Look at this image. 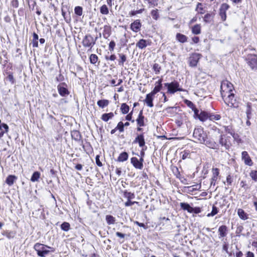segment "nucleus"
<instances>
[{"mask_svg": "<svg viewBox=\"0 0 257 257\" xmlns=\"http://www.w3.org/2000/svg\"><path fill=\"white\" fill-rule=\"evenodd\" d=\"M212 129L214 131L215 133L219 135L218 142H216L211 138L210 141L207 143V147L212 149H219L221 146L224 147L225 150H229L232 146L231 137L226 134H223L221 130L216 126Z\"/></svg>", "mask_w": 257, "mask_h": 257, "instance_id": "obj_1", "label": "nucleus"}, {"mask_svg": "<svg viewBox=\"0 0 257 257\" xmlns=\"http://www.w3.org/2000/svg\"><path fill=\"white\" fill-rule=\"evenodd\" d=\"M193 137L198 142L205 144L206 146L207 143L210 141V140H208L207 133L204 131L203 127L201 126L195 128Z\"/></svg>", "mask_w": 257, "mask_h": 257, "instance_id": "obj_2", "label": "nucleus"}, {"mask_svg": "<svg viewBox=\"0 0 257 257\" xmlns=\"http://www.w3.org/2000/svg\"><path fill=\"white\" fill-rule=\"evenodd\" d=\"M34 249L37 252V255L40 257H45L50 252H54L55 248L41 243H36Z\"/></svg>", "mask_w": 257, "mask_h": 257, "instance_id": "obj_3", "label": "nucleus"}, {"mask_svg": "<svg viewBox=\"0 0 257 257\" xmlns=\"http://www.w3.org/2000/svg\"><path fill=\"white\" fill-rule=\"evenodd\" d=\"M234 88L233 84L227 80L222 81L220 85V94L222 98L234 93Z\"/></svg>", "mask_w": 257, "mask_h": 257, "instance_id": "obj_4", "label": "nucleus"}, {"mask_svg": "<svg viewBox=\"0 0 257 257\" xmlns=\"http://www.w3.org/2000/svg\"><path fill=\"white\" fill-rule=\"evenodd\" d=\"M225 104L228 107L233 108H238L240 106V102L235 96L234 93L222 98Z\"/></svg>", "mask_w": 257, "mask_h": 257, "instance_id": "obj_5", "label": "nucleus"}, {"mask_svg": "<svg viewBox=\"0 0 257 257\" xmlns=\"http://www.w3.org/2000/svg\"><path fill=\"white\" fill-rule=\"evenodd\" d=\"M97 39V37L94 38L90 34H87L83 37L82 40V46L87 49L88 52L91 51L93 47L96 44Z\"/></svg>", "mask_w": 257, "mask_h": 257, "instance_id": "obj_6", "label": "nucleus"}, {"mask_svg": "<svg viewBox=\"0 0 257 257\" xmlns=\"http://www.w3.org/2000/svg\"><path fill=\"white\" fill-rule=\"evenodd\" d=\"M167 89V93L174 94L177 91H184L185 90L180 87V84L177 81H174L170 83H165L164 84Z\"/></svg>", "mask_w": 257, "mask_h": 257, "instance_id": "obj_7", "label": "nucleus"}, {"mask_svg": "<svg viewBox=\"0 0 257 257\" xmlns=\"http://www.w3.org/2000/svg\"><path fill=\"white\" fill-rule=\"evenodd\" d=\"M136 121L137 126V131L140 132H142L143 130V127L146 126L148 121L147 118L143 114V110L140 111Z\"/></svg>", "mask_w": 257, "mask_h": 257, "instance_id": "obj_8", "label": "nucleus"}, {"mask_svg": "<svg viewBox=\"0 0 257 257\" xmlns=\"http://www.w3.org/2000/svg\"><path fill=\"white\" fill-rule=\"evenodd\" d=\"M202 57V55L198 53H192L188 59V65L190 67H196L197 66L199 60Z\"/></svg>", "mask_w": 257, "mask_h": 257, "instance_id": "obj_9", "label": "nucleus"}, {"mask_svg": "<svg viewBox=\"0 0 257 257\" xmlns=\"http://www.w3.org/2000/svg\"><path fill=\"white\" fill-rule=\"evenodd\" d=\"M4 63V65L6 67L4 74L7 75V78L10 81L11 84H13L15 83L13 73L12 72L9 71V70H13V64L12 63H8V60H5Z\"/></svg>", "mask_w": 257, "mask_h": 257, "instance_id": "obj_10", "label": "nucleus"}, {"mask_svg": "<svg viewBox=\"0 0 257 257\" xmlns=\"http://www.w3.org/2000/svg\"><path fill=\"white\" fill-rule=\"evenodd\" d=\"M247 65L252 70H257V55L255 54H248L245 59Z\"/></svg>", "mask_w": 257, "mask_h": 257, "instance_id": "obj_11", "label": "nucleus"}, {"mask_svg": "<svg viewBox=\"0 0 257 257\" xmlns=\"http://www.w3.org/2000/svg\"><path fill=\"white\" fill-rule=\"evenodd\" d=\"M250 101H248L246 103V114L247 119H249L251 118L252 112L253 111V107L257 106V99L255 98H252L250 99Z\"/></svg>", "mask_w": 257, "mask_h": 257, "instance_id": "obj_12", "label": "nucleus"}, {"mask_svg": "<svg viewBox=\"0 0 257 257\" xmlns=\"http://www.w3.org/2000/svg\"><path fill=\"white\" fill-rule=\"evenodd\" d=\"M212 177L210 179V185L215 186L217 180L220 177V169L218 168L213 167L211 169Z\"/></svg>", "mask_w": 257, "mask_h": 257, "instance_id": "obj_13", "label": "nucleus"}, {"mask_svg": "<svg viewBox=\"0 0 257 257\" xmlns=\"http://www.w3.org/2000/svg\"><path fill=\"white\" fill-rule=\"evenodd\" d=\"M134 144H138L140 148H144L146 146L144 133L138 134L133 141Z\"/></svg>", "mask_w": 257, "mask_h": 257, "instance_id": "obj_14", "label": "nucleus"}, {"mask_svg": "<svg viewBox=\"0 0 257 257\" xmlns=\"http://www.w3.org/2000/svg\"><path fill=\"white\" fill-rule=\"evenodd\" d=\"M58 91L61 96H65L69 94L70 92L67 89V85L65 82L59 84L57 86Z\"/></svg>", "mask_w": 257, "mask_h": 257, "instance_id": "obj_15", "label": "nucleus"}, {"mask_svg": "<svg viewBox=\"0 0 257 257\" xmlns=\"http://www.w3.org/2000/svg\"><path fill=\"white\" fill-rule=\"evenodd\" d=\"M101 29L102 30V35L103 38L105 39H108L112 34V30L111 26L109 24H107L104 25Z\"/></svg>", "mask_w": 257, "mask_h": 257, "instance_id": "obj_16", "label": "nucleus"}, {"mask_svg": "<svg viewBox=\"0 0 257 257\" xmlns=\"http://www.w3.org/2000/svg\"><path fill=\"white\" fill-rule=\"evenodd\" d=\"M229 8V5L226 3L222 4L220 7L219 15L222 22L225 21L226 19V11Z\"/></svg>", "mask_w": 257, "mask_h": 257, "instance_id": "obj_17", "label": "nucleus"}, {"mask_svg": "<svg viewBox=\"0 0 257 257\" xmlns=\"http://www.w3.org/2000/svg\"><path fill=\"white\" fill-rule=\"evenodd\" d=\"M228 232V227L225 225H220L218 229V236L220 239H224Z\"/></svg>", "mask_w": 257, "mask_h": 257, "instance_id": "obj_18", "label": "nucleus"}, {"mask_svg": "<svg viewBox=\"0 0 257 257\" xmlns=\"http://www.w3.org/2000/svg\"><path fill=\"white\" fill-rule=\"evenodd\" d=\"M241 159L246 165L251 166L253 164V161L246 151H243L241 153Z\"/></svg>", "mask_w": 257, "mask_h": 257, "instance_id": "obj_19", "label": "nucleus"}, {"mask_svg": "<svg viewBox=\"0 0 257 257\" xmlns=\"http://www.w3.org/2000/svg\"><path fill=\"white\" fill-rule=\"evenodd\" d=\"M142 27V24L140 19L135 20L130 25L131 30L135 33L139 32Z\"/></svg>", "mask_w": 257, "mask_h": 257, "instance_id": "obj_20", "label": "nucleus"}, {"mask_svg": "<svg viewBox=\"0 0 257 257\" xmlns=\"http://www.w3.org/2000/svg\"><path fill=\"white\" fill-rule=\"evenodd\" d=\"M215 15V10H213L212 12L206 13L203 17L204 22L205 23H210L213 22Z\"/></svg>", "mask_w": 257, "mask_h": 257, "instance_id": "obj_21", "label": "nucleus"}, {"mask_svg": "<svg viewBox=\"0 0 257 257\" xmlns=\"http://www.w3.org/2000/svg\"><path fill=\"white\" fill-rule=\"evenodd\" d=\"M152 42L150 40L140 39L137 43L136 47L140 49H143L148 46H150Z\"/></svg>", "mask_w": 257, "mask_h": 257, "instance_id": "obj_22", "label": "nucleus"}, {"mask_svg": "<svg viewBox=\"0 0 257 257\" xmlns=\"http://www.w3.org/2000/svg\"><path fill=\"white\" fill-rule=\"evenodd\" d=\"M155 95L151 92L146 95V98L144 101L145 103H146L148 106L150 107H152L154 106L153 100Z\"/></svg>", "mask_w": 257, "mask_h": 257, "instance_id": "obj_23", "label": "nucleus"}, {"mask_svg": "<svg viewBox=\"0 0 257 257\" xmlns=\"http://www.w3.org/2000/svg\"><path fill=\"white\" fill-rule=\"evenodd\" d=\"M117 131H118L119 133H123L124 131V127L123 125V122L122 121H119L116 126L113 128L110 131V134L111 135L114 134Z\"/></svg>", "mask_w": 257, "mask_h": 257, "instance_id": "obj_24", "label": "nucleus"}, {"mask_svg": "<svg viewBox=\"0 0 257 257\" xmlns=\"http://www.w3.org/2000/svg\"><path fill=\"white\" fill-rule=\"evenodd\" d=\"M233 181V175L231 173H228L227 174L225 181H223V183L224 185L229 187V186H232Z\"/></svg>", "mask_w": 257, "mask_h": 257, "instance_id": "obj_25", "label": "nucleus"}, {"mask_svg": "<svg viewBox=\"0 0 257 257\" xmlns=\"http://www.w3.org/2000/svg\"><path fill=\"white\" fill-rule=\"evenodd\" d=\"M18 179L17 176L14 175H9L6 179L5 183L9 186H12Z\"/></svg>", "mask_w": 257, "mask_h": 257, "instance_id": "obj_26", "label": "nucleus"}, {"mask_svg": "<svg viewBox=\"0 0 257 257\" xmlns=\"http://www.w3.org/2000/svg\"><path fill=\"white\" fill-rule=\"evenodd\" d=\"M195 11L198 14H205L206 12V8L202 3H198L195 8Z\"/></svg>", "mask_w": 257, "mask_h": 257, "instance_id": "obj_27", "label": "nucleus"}, {"mask_svg": "<svg viewBox=\"0 0 257 257\" xmlns=\"http://www.w3.org/2000/svg\"><path fill=\"white\" fill-rule=\"evenodd\" d=\"M71 135L72 139L74 140L75 141L79 142L82 141V136L79 131L73 130L71 132Z\"/></svg>", "mask_w": 257, "mask_h": 257, "instance_id": "obj_28", "label": "nucleus"}, {"mask_svg": "<svg viewBox=\"0 0 257 257\" xmlns=\"http://www.w3.org/2000/svg\"><path fill=\"white\" fill-rule=\"evenodd\" d=\"M114 116V113L113 112L103 113L101 116V119L104 121L107 122L108 120L112 119Z\"/></svg>", "mask_w": 257, "mask_h": 257, "instance_id": "obj_29", "label": "nucleus"}, {"mask_svg": "<svg viewBox=\"0 0 257 257\" xmlns=\"http://www.w3.org/2000/svg\"><path fill=\"white\" fill-rule=\"evenodd\" d=\"M131 163L136 169L139 170H142L143 169L142 166H141L139 162V159L137 157H132L131 159Z\"/></svg>", "mask_w": 257, "mask_h": 257, "instance_id": "obj_30", "label": "nucleus"}, {"mask_svg": "<svg viewBox=\"0 0 257 257\" xmlns=\"http://www.w3.org/2000/svg\"><path fill=\"white\" fill-rule=\"evenodd\" d=\"M118 56L119 58L118 60V65L123 67L124 63L127 61V56L123 53H118Z\"/></svg>", "mask_w": 257, "mask_h": 257, "instance_id": "obj_31", "label": "nucleus"}, {"mask_svg": "<svg viewBox=\"0 0 257 257\" xmlns=\"http://www.w3.org/2000/svg\"><path fill=\"white\" fill-rule=\"evenodd\" d=\"M209 112L201 110L199 113L198 119L202 122L206 121L207 119H209Z\"/></svg>", "mask_w": 257, "mask_h": 257, "instance_id": "obj_32", "label": "nucleus"}, {"mask_svg": "<svg viewBox=\"0 0 257 257\" xmlns=\"http://www.w3.org/2000/svg\"><path fill=\"white\" fill-rule=\"evenodd\" d=\"M191 32L194 35H199L201 33V24H196L191 28Z\"/></svg>", "mask_w": 257, "mask_h": 257, "instance_id": "obj_33", "label": "nucleus"}, {"mask_svg": "<svg viewBox=\"0 0 257 257\" xmlns=\"http://www.w3.org/2000/svg\"><path fill=\"white\" fill-rule=\"evenodd\" d=\"M226 132L228 133V134H230L232 137H233L234 140L237 143V144H240L242 143V139L240 137L239 135L235 132H229L228 131L227 129H226Z\"/></svg>", "mask_w": 257, "mask_h": 257, "instance_id": "obj_34", "label": "nucleus"}, {"mask_svg": "<svg viewBox=\"0 0 257 257\" xmlns=\"http://www.w3.org/2000/svg\"><path fill=\"white\" fill-rule=\"evenodd\" d=\"M195 187H194V186H185L184 187V191L188 193H191L193 191L197 190H199L201 188V185L200 184H197L196 185H195Z\"/></svg>", "mask_w": 257, "mask_h": 257, "instance_id": "obj_35", "label": "nucleus"}, {"mask_svg": "<svg viewBox=\"0 0 257 257\" xmlns=\"http://www.w3.org/2000/svg\"><path fill=\"white\" fill-rule=\"evenodd\" d=\"M176 39L178 42L181 43H186L188 40V37L186 35L180 33H177Z\"/></svg>", "mask_w": 257, "mask_h": 257, "instance_id": "obj_36", "label": "nucleus"}, {"mask_svg": "<svg viewBox=\"0 0 257 257\" xmlns=\"http://www.w3.org/2000/svg\"><path fill=\"white\" fill-rule=\"evenodd\" d=\"M2 234L9 239L13 238L16 235V231L14 230H6L3 231Z\"/></svg>", "mask_w": 257, "mask_h": 257, "instance_id": "obj_37", "label": "nucleus"}, {"mask_svg": "<svg viewBox=\"0 0 257 257\" xmlns=\"http://www.w3.org/2000/svg\"><path fill=\"white\" fill-rule=\"evenodd\" d=\"M180 206L182 210L187 211L189 213H192L193 207H191L188 203L181 202L180 203Z\"/></svg>", "mask_w": 257, "mask_h": 257, "instance_id": "obj_38", "label": "nucleus"}, {"mask_svg": "<svg viewBox=\"0 0 257 257\" xmlns=\"http://www.w3.org/2000/svg\"><path fill=\"white\" fill-rule=\"evenodd\" d=\"M128 158V154L126 152L121 153L117 158V161L119 162H123L127 160Z\"/></svg>", "mask_w": 257, "mask_h": 257, "instance_id": "obj_39", "label": "nucleus"}, {"mask_svg": "<svg viewBox=\"0 0 257 257\" xmlns=\"http://www.w3.org/2000/svg\"><path fill=\"white\" fill-rule=\"evenodd\" d=\"M123 197L127 200H132L135 198V194L134 192H129L127 190H125L122 192Z\"/></svg>", "mask_w": 257, "mask_h": 257, "instance_id": "obj_40", "label": "nucleus"}, {"mask_svg": "<svg viewBox=\"0 0 257 257\" xmlns=\"http://www.w3.org/2000/svg\"><path fill=\"white\" fill-rule=\"evenodd\" d=\"M237 214L242 220H246L248 218V215L241 208L237 209Z\"/></svg>", "mask_w": 257, "mask_h": 257, "instance_id": "obj_41", "label": "nucleus"}, {"mask_svg": "<svg viewBox=\"0 0 257 257\" xmlns=\"http://www.w3.org/2000/svg\"><path fill=\"white\" fill-rule=\"evenodd\" d=\"M216 204L217 202H215V203L212 205L211 212L208 213L206 215L208 217H213L219 212V209L216 206Z\"/></svg>", "mask_w": 257, "mask_h": 257, "instance_id": "obj_42", "label": "nucleus"}, {"mask_svg": "<svg viewBox=\"0 0 257 257\" xmlns=\"http://www.w3.org/2000/svg\"><path fill=\"white\" fill-rule=\"evenodd\" d=\"M90 63L91 64L96 65V64L97 63V65L99 64V62H98V57L97 56V55L95 54H91L89 56V57Z\"/></svg>", "mask_w": 257, "mask_h": 257, "instance_id": "obj_43", "label": "nucleus"}, {"mask_svg": "<svg viewBox=\"0 0 257 257\" xmlns=\"http://www.w3.org/2000/svg\"><path fill=\"white\" fill-rule=\"evenodd\" d=\"M109 103V101L107 99H100L97 101V105L101 108H103L108 105Z\"/></svg>", "mask_w": 257, "mask_h": 257, "instance_id": "obj_44", "label": "nucleus"}, {"mask_svg": "<svg viewBox=\"0 0 257 257\" xmlns=\"http://www.w3.org/2000/svg\"><path fill=\"white\" fill-rule=\"evenodd\" d=\"M120 110L122 114H126L130 111V107L126 103H122L121 104Z\"/></svg>", "mask_w": 257, "mask_h": 257, "instance_id": "obj_45", "label": "nucleus"}, {"mask_svg": "<svg viewBox=\"0 0 257 257\" xmlns=\"http://www.w3.org/2000/svg\"><path fill=\"white\" fill-rule=\"evenodd\" d=\"M173 174L178 179H180L181 178V174L179 170V168L177 166H173L171 168Z\"/></svg>", "mask_w": 257, "mask_h": 257, "instance_id": "obj_46", "label": "nucleus"}, {"mask_svg": "<svg viewBox=\"0 0 257 257\" xmlns=\"http://www.w3.org/2000/svg\"><path fill=\"white\" fill-rule=\"evenodd\" d=\"M221 116L219 114H214L212 113H209V119L211 121L218 120L220 119Z\"/></svg>", "mask_w": 257, "mask_h": 257, "instance_id": "obj_47", "label": "nucleus"}, {"mask_svg": "<svg viewBox=\"0 0 257 257\" xmlns=\"http://www.w3.org/2000/svg\"><path fill=\"white\" fill-rule=\"evenodd\" d=\"M151 15L154 20H158L160 17L159 10L157 9L152 10L151 12Z\"/></svg>", "mask_w": 257, "mask_h": 257, "instance_id": "obj_48", "label": "nucleus"}, {"mask_svg": "<svg viewBox=\"0 0 257 257\" xmlns=\"http://www.w3.org/2000/svg\"><path fill=\"white\" fill-rule=\"evenodd\" d=\"M40 175L41 174L39 172H34L31 176V181L33 182L38 181L39 179L40 178Z\"/></svg>", "mask_w": 257, "mask_h": 257, "instance_id": "obj_49", "label": "nucleus"}, {"mask_svg": "<svg viewBox=\"0 0 257 257\" xmlns=\"http://www.w3.org/2000/svg\"><path fill=\"white\" fill-rule=\"evenodd\" d=\"M100 13L104 15H107L109 14V10L106 5H103L100 7Z\"/></svg>", "mask_w": 257, "mask_h": 257, "instance_id": "obj_50", "label": "nucleus"}, {"mask_svg": "<svg viewBox=\"0 0 257 257\" xmlns=\"http://www.w3.org/2000/svg\"><path fill=\"white\" fill-rule=\"evenodd\" d=\"M152 69L156 74H159L161 72L162 68L158 63H155L153 65Z\"/></svg>", "mask_w": 257, "mask_h": 257, "instance_id": "obj_51", "label": "nucleus"}, {"mask_svg": "<svg viewBox=\"0 0 257 257\" xmlns=\"http://www.w3.org/2000/svg\"><path fill=\"white\" fill-rule=\"evenodd\" d=\"M106 221L108 225H110L113 224L115 223V219L113 216L111 215H107L106 216Z\"/></svg>", "mask_w": 257, "mask_h": 257, "instance_id": "obj_52", "label": "nucleus"}, {"mask_svg": "<svg viewBox=\"0 0 257 257\" xmlns=\"http://www.w3.org/2000/svg\"><path fill=\"white\" fill-rule=\"evenodd\" d=\"M82 147L84 151L88 154L89 153H91L93 151V148L90 143H87L86 146L82 145Z\"/></svg>", "mask_w": 257, "mask_h": 257, "instance_id": "obj_53", "label": "nucleus"}, {"mask_svg": "<svg viewBox=\"0 0 257 257\" xmlns=\"http://www.w3.org/2000/svg\"><path fill=\"white\" fill-rule=\"evenodd\" d=\"M61 229L65 231H68L70 229V224L67 222H64L61 225Z\"/></svg>", "mask_w": 257, "mask_h": 257, "instance_id": "obj_54", "label": "nucleus"}, {"mask_svg": "<svg viewBox=\"0 0 257 257\" xmlns=\"http://www.w3.org/2000/svg\"><path fill=\"white\" fill-rule=\"evenodd\" d=\"M184 103L190 108L193 110L196 107L195 105L190 100L185 99L183 100Z\"/></svg>", "mask_w": 257, "mask_h": 257, "instance_id": "obj_55", "label": "nucleus"}, {"mask_svg": "<svg viewBox=\"0 0 257 257\" xmlns=\"http://www.w3.org/2000/svg\"><path fill=\"white\" fill-rule=\"evenodd\" d=\"M74 13L78 16H82L83 14V8L80 6H76L74 8Z\"/></svg>", "mask_w": 257, "mask_h": 257, "instance_id": "obj_56", "label": "nucleus"}, {"mask_svg": "<svg viewBox=\"0 0 257 257\" xmlns=\"http://www.w3.org/2000/svg\"><path fill=\"white\" fill-rule=\"evenodd\" d=\"M249 176L254 182H257V170H251L249 173Z\"/></svg>", "mask_w": 257, "mask_h": 257, "instance_id": "obj_57", "label": "nucleus"}, {"mask_svg": "<svg viewBox=\"0 0 257 257\" xmlns=\"http://www.w3.org/2000/svg\"><path fill=\"white\" fill-rule=\"evenodd\" d=\"M30 9L32 11L34 10V8L36 6V2L35 0H26Z\"/></svg>", "mask_w": 257, "mask_h": 257, "instance_id": "obj_58", "label": "nucleus"}, {"mask_svg": "<svg viewBox=\"0 0 257 257\" xmlns=\"http://www.w3.org/2000/svg\"><path fill=\"white\" fill-rule=\"evenodd\" d=\"M145 11L144 9H141L139 10L132 11L129 13L130 17L134 16L137 14H141Z\"/></svg>", "mask_w": 257, "mask_h": 257, "instance_id": "obj_59", "label": "nucleus"}, {"mask_svg": "<svg viewBox=\"0 0 257 257\" xmlns=\"http://www.w3.org/2000/svg\"><path fill=\"white\" fill-rule=\"evenodd\" d=\"M149 4V7H156L158 5V0H145Z\"/></svg>", "mask_w": 257, "mask_h": 257, "instance_id": "obj_60", "label": "nucleus"}, {"mask_svg": "<svg viewBox=\"0 0 257 257\" xmlns=\"http://www.w3.org/2000/svg\"><path fill=\"white\" fill-rule=\"evenodd\" d=\"M104 58L106 61H113L116 59V55L114 54H112L110 55H105Z\"/></svg>", "mask_w": 257, "mask_h": 257, "instance_id": "obj_61", "label": "nucleus"}, {"mask_svg": "<svg viewBox=\"0 0 257 257\" xmlns=\"http://www.w3.org/2000/svg\"><path fill=\"white\" fill-rule=\"evenodd\" d=\"M133 111L130 113H127L126 115L125 116V119L127 121H131L132 122H134L135 120L133 119Z\"/></svg>", "mask_w": 257, "mask_h": 257, "instance_id": "obj_62", "label": "nucleus"}, {"mask_svg": "<svg viewBox=\"0 0 257 257\" xmlns=\"http://www.w3.org/2000/svg\"><path fill=\"white\" fill-rule=\"evenodd\" d=\"M115 42L113 40L111 41L108 44V50L110 52H113L115 49Z\"/></svg>", "mask_w": 257, "mask_h": 257, "instance_id": "obj_63", "label": "nucleus"}, {"mask_svg": "<svg viewBox=\"0 0 257 257\" xmlns=\"http://www.w3.org/2000/svg\"><path fill=\"white\" fill-rule=\"evenodd\" d=\"M162 88L163 86H155V87L151 91V92L156 95L162 89Z\"/></svg>", "mask_w": 257, "mask_h": 257, "instance_id": "obj_64", "label": "nucleus"}]
</instances>
